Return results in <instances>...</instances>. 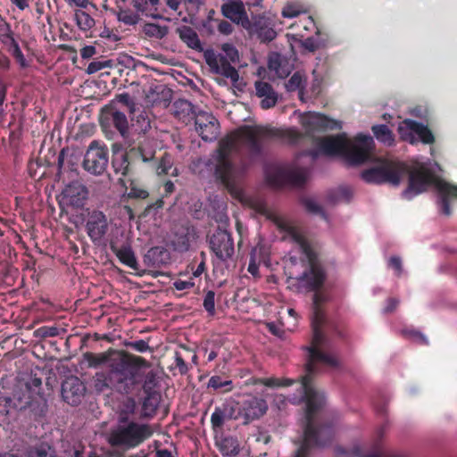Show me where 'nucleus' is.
Here are the masks:
<instances>
[{
	"mask_svg": "<svg viewBox=\"0 0 457 457\" xmlns=\"http://www.w3.org/2000/svg\"><path fill=\"white\" fill-rule=\"evenodd\" d=\"M301 124L304 132L294 128H245L244 131L251 151L255 154L261 153L260 139L262 137H277L293 145L310 142L311 147L303 151V154L312 159L320 155H337L345 158L351 165H360L370 160L372 156L375 144L373 137L369 135L359 134L353 142H350L345 133L328 137L315 136L316 133L340 129L342 127L338 120L322 113L308 112L303 115Z\"/></svg>",
	"mask_w": 457,
	"mask_h": 457,
	"instance_id": "1",
	"label": "nucleus"
},
{
	"mask_svg": "<svg viewBox=\"0 0 457 457\" xmlns=\"http://www.w3.org/2000/svg\"><path fill=\"white\" fill-rule=\"evenodd\" d=\"M328 301L325 293L315 291L312 299V340L305 349L308 352V360L305 364V375L301 378L303 399L306 403L305 426L303 439L300 447L296 450L294 457H309L312 446H325L331 443L334 436V428L330 423L315 426L314 417L317 411L324 404V395L317 391L312 381L318 372V364L336 368L338 361L334 356L323 352L326 348V337L321 328L326 320L325 312L322 304Z\"/></svg>",
	"mask_w": 457,
	"mask_h": 457,
	"instance_id": "2",
	"label": "nucleus"
},
{
	"mask_svg": "<svg viewBox=\"0 0 457 457\" xmlns=\"http://www.w3.org/2000/svg\"><path fill=\"white\" fill-rule=\"evenodd\" d=\"M140 132L133 133L126 141L123 151H113L112 156V168L115 174L129 177L137 172L143 165L148 166L154 161L156 154V141L147 135L151 128V121L147 117L140 114L137 122H141Z\"/></svg>",
	"mask_w": 457,
	"mask_h": 457,
	"instance_id": "3",
	"label": "nucleus"
},
{
	"mask_svg": "<svg viewBox=\"0 0 457 457\" xmlns=\"http://www.w3.org/2000/svg\"><path fill=\"white\" fill-rule=\"evenodd\" d=\"M145 363L144 357L121 350L110 358L108 370L96 372L93 377V386L98 393L112 390L124 395L130 391L135 382V369Z\"/></svg>",
	"mask_w": 457,
	"mask_h": 457,
	"instance_id": "4",
	"label": "nucleus"
},
{
	"mask_svg": "<svg viewBox=\"0 0 457 457\" xmlns=\"http://www.w3.org/2000/svg\"><path fill=\"white\" fill-rule=\"evenodd\" d=\"M245 128H251V126H243L238 130L232 132L226 137H222L218 144V148L215 152V169L214 176L218 181H220L227 189L233 190L236 187V180L234 177V166L230 160V154L237 145L238 139L246 145L250 158L254 160L259 158L262 154V141L270 139V137H262L260 139L261 153L255 154L252 153L250 144L245 138ZM264 128L263 126H253L252 129ZM265 128H270L266 126Z\"/></svg>",
	"mask_w": 457,
	"mask_h": 457,
	"instance_id": "5",
	"label": "nucleus"
},
{
	"mask_svg": "<svg viewBox=\"0 0 457 457\" xmlns=\"http://www.w3.org/2000/svg\"><path fill=\"white\" fill-rule=\"evenodd\" d=\"M409 173L408 187L403 192V197L411 200L428 190V187L434 185L439 193L438 204L441 212L446 216L452 214L450 207V197L457 198V186L452 185L441 179L436 178L432 171L421 166L406 172Z\"/></svg>",
	"mask_w": 457,
	"mask_h": 457,
	"instance_id": "6",
	"label": "nucleus"
},
{
	"mask_svg": "<svg viewBox=\"0 0 457 457\" xmlns=\"http://www.w3.org/2000/svg\"><path fill=\"white\" fill-rule=\"evenodd\" d=\"M145 363L137 364L133 374H135V382L133 388L125 393L124 395H138L144 391L145 396L142 403V411L144 417H153L158 409L161 395L155 390L158 386L157 373L151 369V363L144 358Z\"/></svg>",
	"mask_w": 457,
	"mask_h": 457,
	"instance_id": "7",
	"label": "nucleus"
},
{
	"mask_svg": "<svg viewBox=\"0 0 457 457\" xmlns=\"http://www.w3.org/2000/svg\"><path fill=\"white\" fill-rule=\"evenodd\" d=\"M294 241L299 245L301 253L309 263V270H305L298 278L307 291H317L324 284L326 274L318 262V256L308 240L300 233L292 231Z\"/></svg>",
	"mask_w": 457,
	"mask_h": 457,
	"instance_id": "8",
	"label": "nucleus"
},
{
	"mask_svg": "<svg viewBox=\"0 0 457 457\" xmlns=\"http://www.w3.org/2000/svg\"><path fill=\"white\" fill-rule=\"evenodd\" d=\"M150 425L130 420L126 425H118L112 429L108 437V443L112 447L129 450L139 446L153 436Z\"/></svg>",
	"mask_w": 457,
	"mask_h": 457,
	"instance_id": "9",
	"label": "nucleus"
},
{
	"mask_svg": "<svg viewBox=\"0 0 457 457\" xmlns=\"http://www.w3.org/2000/svg\"><path fill=\"white\" fill-rule=\"evenodd\" d=\"M407 171L408 166L403 162L380 159L375 166L364 170L361 177L365 182L370 184L398 186Z\"/></svg>",
	"mask_w": 457,
	"mask_h": 457,
	"instance_id": "10",
	"label": "nucleus"
},
{
	"mask_svg": "<svg viewBox=\"0 0 457 457\" xmlns=\"http://www.w3.org/2000/svg\"><path fill=\"white\" fill-rule=\"evenodd\" d=\"M267 182L275 187L284 186L303 187L307 179L303 169H286L279 166L267 167L265 170Z\"/></svg>",
	"mask_w": 457,
	"mask_h": 457,
	"instance_id": "11",
	"label": "nucleus"
},
{
	"mask_svg": "<svg viewBox=\"0 0 457 457\" xmlns=\"http://www.w3.org/2000/svg\"><path fill=\"white\" fill-rule=\"evenodd\" d=\"M211 251L222 262L230 260L235 253L234 239L230 232L218 228L208 237Z\"/></svg>",
	"mask_w": 457,
	"mask_h": 457,
	"instance_id": "12",
	"label": "nucleus"
},
{
	"mask_svg": "<svg viewBox=\"0 0 457 457\" xmlns=\"http://www.w3.org/2000/svg\"><path fill=\"white\" fill-rule=\"evenodd\" d=\"M109 151L105 145L97 141H92L85 154L83 168L93 175L102 174L108 164Z\"/></svg>",
	"mask_w": 457,
	"mask_h": 457,
	"instance_id": "13",
	"label": "nucleus"
},
{
	"mask_svg": "<svg viewBox=\"0 0 457 457\" xmlns=\"http://www.w3.org/2000/svg\"><path fill=\"white\" fill-rule=\"evenodd\" d=\"M401 138L411 144L416 143L414 135H417L423 144L430 145L435 142L432 131L421 122L406 119L398 127Z\"/></svg>",
	"mask_w": 457,
	"mask_h": 457,
	"instance_id": "14",
	"label": "nucleus"
},
{
	"mask_svg": "<svg viewBox=\"0 0 457 457\" xmlns=\"http://www.w3.org/2000/svg\"><path fill=\"white\" fill-rule=\"evenodd\" d=\"M86 230L91 241L100 243L109 228V221L106 215L99 210H87Z\"/></svg>",
	"mask_w": 457,
	"mask_h": 457,
	"instance_id": "15",
	"label": "nucleus"
},
{
	"mask_svg": "<svg viewBox=\"0 0 457 457\" xmlns=\"http://www.w3.org/2000/svg\"><path fill=\"white\" fill-rule=\"evenodd\" d=\"M267 410L268 404L264 399L250 396L239 404L237 414L234 419H243V423L248 424L254 420L260 419L266 413Z\"/></svg>",
	"mask_w": 457,
	"mask_h": 457,
	"instance_id": "16",
	"label": "nucleus"
},
{
	"mask_svg": "<svg viewBox=\"0 0 457 457\" xmlns=\"http://www.w3.org/2000/svg\"><path fill=\"white\" fill-rule=\"evenodd\" d=\"M99 121L103 130L105 131L113 127L122 137H125L129 129V122L125 113L118 111L112 105L103 107Z\"/></svg>",
	"mask_w": 457,
	"mask_h": 457,
	"instance_id": "17",
	"label": "nucleus"
},
{
	"mask_svg": "<svg viewBox=\"0 0 457 457\" xmlns=\"http://www.w3.org/2000/svg\"><path fill=\"white\" fill-rule=\"evenodd\" d=\"M195 129L205 142H212L218 137L220 123L210 112H199L195 120Z\"/></svg>",
	"mask_w": 457,
	"mask_h": 457,
	"instance_id": "18",
	"label": "nucleus"
},
{
	"mask_svg": "<svg viewBox=\"0 0 457 457\" xmlns=\"http://www.w3.org/2000/svg\"><path fill=\"white\" fill-rule=\"evenodd\" d=\"M196 238L197 233L195 227L187 222L175 226L171 245L175 251L185 253L189 250L191 243Z\"/></svg>",
	"mask_w": 457,
	"mask_h": 457,
	"instance_id": "19",
	"label": "nucleus"
},
{
	"mask_svg": "<svg viewBox=\"0 0 457 457\" xmlns=\"http://www.w3.org/2000/svg\"><path fill=\"white\" fill-rule=\"evenodd\" d=\"M85 393L86 386L78 377H68L62 384V397L70 405H79Z\"/></svg>",
	"mask_w": 457,
	"mask_h": 457,
	"instance_id": "20",
	"label": "nucleus"
},
{
	"mask_svg": "<svg viewBox=\"0 0 457 457\" xmlns=\"http://www.w3.org/2000/svg\"><path fill=\"white\" fill-rule=\"evenodd\" d=\"M205 61L214 73L230 79L233 82H237L238 80V71L230 64L231 62H229L223 54L208 53L205 54Z\"/></svg>",
	"mask_w": 457,
	"mask_h": 457,
	"instance_id": "21",
	"label": "nucleus"
},
{
	"mask_svg": "<svg viewBox=\"0 0 457 457\" xmlns=\"http://www.w3.org/2000/svg\"><path fill=\"white\" fill-rule=\"evenodd\" d=\"M62 195L67 204L74 208H79L84 205L88 195V191L84 185L72 183L66 187Z\"/></svg>",
	"mask_w": 457,
	"mask_h": 457,
	"instance_id": "22",
	"label": "nucleus"
},
{
	"mask_svg": "<svg viewBox=\"0 0 457 457\" xmlns=\"http://www.w3.org/2000/svg\"><path fill=\"white\" fill-rule=\"evenodd\" d=\"M143 261L149 268H162L170 262V253L164 246H154L146 252Z\"/></svg>",
	"mask_w": 457,
	"mask_h": 457,
	"instance_id": "23",
	"label": "nucleus"
},
{
	"mask_svg": "<svg viewBox=\"0 0 457 457\" xmlns=\"http://www.w3.org/2000/svg\"><path fill=\"white\" fill-rule=\"evenodd\" d=\"M221 12L224 17L235 23L247 20L245 5L241 0H227L221 5Z\"/></svg>",
	"mask_w": 457,
	"mask_h": 457,
	"instance_id": "24",
	"label": "nucleus"
},
{
	"mask_svg": "<svg viewBox=\"0 0 457 457\" xmlns=\"http://www.w3.org/2000/svg\"><path fill=\"white\" fill-rule=\"evenodd\" d=\"M256 96L262 98L261 106L262 109H270L276 105L278 102V94L273 89L272 86L264 81L255 82Z\"/></svg>",
	"mask_w": 457,
	"mask_h": 457,
	"instance_id": "25",
	"label": "nucleus"
},
{
	"mask_svg": "<svg viewBox=\"0 0 457 457\" xmlns=\"http://www.w3.org/2000/svg\"><path fill=\"white\" fill-rule=\"evenodd\" d=\"M111 249L122 264L129 267L134 270H139V265L131 246L122 245L119 248L112 245Z\"/></svg>",
	"mask_w": 457,
	"mask_h": 457,
	"instance_id": "26",
	"label": "nucleus"
},
{
	"mask_svg": "<svg viewBox=\"0 0 457 457\" xmlns=\"http://www.w3.org/2000/svg\"><path fill=\"white\" fill-rule=\"evenodd\" d=\"M148 166L151 167L158 176L168 175L173 167V157L170 154L164 153L159 160H156L154 157V161L149 163Z\"/></svg>",
	"mask_w": 457,
	"mask_h": 457,
	"instance_id": "27",
	"label": "nucleus"
},
{
	"mask_svg": "<svg viewBox=\"0 0 457 457\" xmlns=\"http://www.w3.org/2000/svg\"><path fill=\"white\" fill-rule=\"evenodd\" d=\"M119 183L129 190L128 196L133 199H145L148 197L149 193L146 189L142 187L137 181L129 179V185H126V181L123 178L119 179Z\"/></svg>",
	"mask_w": 457,
	"mask_h": 457,
	"instance_id": "28",
	"label": "nucleus"
},
{
	"mask_svg": "<svg viewBox=\"0 0 457 457\" xmlns=\"http://www.w3.org/2000/svg\"><path fill=\"white\" fill-rule=\"evenodd\" d=\"M179 37L188 47L195 50L201 49L198 35L192 28L185 26L179 29Z\"/></svg>",
	"mask_w": 457,
	"mask_h": 457,
	"instance_id": "29",
	"label": "nucleus"
},
{
	"mask_svg": "<svg viewBox=\"0 0 457 457\" xmlns=\"http://www.w3.org/2000/svg\"><path fill=\"white\" fill-rule=\"evenodd\" d=\"M219 448L224 456H236L239 453V443L236 437L225 436L219 443Z\"/></svg>",
	"mask_w": 457,
	"mask_h": 457,
	"instance_id": "30",
	"label": "nucleus"
},
{
	"mask_svg": "<svg viewBox=\"0 0 457 457\" xmlns=\"http://www.w3.org/2000/svg\"><path fill=\"white\" fill-rule=\"evenodd\" d=\"M374 137L381 143L386 145H392L395 142L393 132L389 129L387 125L380 124L374 125L371 128Z\"/></svg>",
	"mask_w": 457,
	"mask_h": 457,
	"instance_id": "31",
	"label": "nucleus"
},
{
	"mask_svg": "<svg viewBox=\"0 0 457 457\" xmlns=\"http://www.w3.org/2000/svg\"><path fill=\"white\" fill-rule=\"evenodd\" d=\"M208 388L222 393H228L233 389V382L230 379L223 378L220 376H212L207 384Z\"/></svg>",
	"mask_w": 457,
	"mask_h": 457,
	"instance_id": "32",
	"label": "nucleus"
},
{
	"mask_svg": "<svg viewBox=\"0 0 457 457\" xmlns=\"http://www.w3.org/2000/svg\"><path fill=\"white\" fill-rule=\"evenodd\" d=\"M3 45L6 46L7 51L13 56L21 68L28 67L26 58L14 37L8 40L7 44Z\"/></svg>",
	"mask_w": 457,
	"mask_h": 457,
	"instance_id": "33",
	"label": "nucleus"
},
{
	"mask_svg": "<svg viewBox=\"0 0 457 457\" xmlns=\"http://www.w3.org/2000/svg\"><path fill=\"white\" fill-rule=\"evenodd\" d=\"M305 12L306 7L298 1L288 2L282 9V16L285 18H295Z\"/></svg>",
	"mask_w": 457,
	"mask_h": 457,
	"instance_id": "34",
	"label": "nucleus"
},
{
	"mask_svg": "<svg viewBox=\"0 0 457 457\" xmlns=\"http://www.w3.org/2000/svg\"><path fill=\"white\" fill-rule=\"evenodd\" d=\"M74 16L78 27L83 31L91 29L96 24L91 15L83 10H76Z\"/></svg>",
	"mask_w": 457,
	"mask_h": 457,
	"instance_id": "35",
	"label": "nucleus"
},
{
	"mask_svg": "<svg viewBox=\"0 0 457 457\" xmlns=\"http://www.w3.org/2000/svg\"><path fill=\"white\" fill-rule=\"evenodd\" d=\"M113 13H115L117 20L125 25L134 26L140 21L139 15L130 9H120L119 11H113Z\"/></svg>",
	"mask_w": 457,
	"mask_h": 457,
	"instance_id": "36",
	"label": "nucleus"
},
{
	"mask_svg": "<svg viewBox=\"0 0 457 457\" xmlns=\"http://www.w3.org/2000/svg\"><path fill=\"white\" fill-rule=\"evenodd\" d=\"M298 36L302 37L301 46L307 51L314 53L324 46V41L320 39V35L304 37L303 33H299Z\"/></svg>",
	"mask_w": 457,
	"mask_h": 457,
	"instance_id": "37",
	"label": "nucleus"
},
{
	"mask_svg": "<svg viewBox=\"0 0 457 457\" xmlns=\"http://www.w3.org/2000/svg\"><path fill=\"white\" fill-rule=\"evenodd\" d=\"M295 383L290 378H261L254 381V385H263L268 387H280V386H290Z\"/></svg>",
	"mask_w": 457,
	"mask_h": 457,
	"instance_id": "38",
	"label": "nucleus"
},
{
	"mask_svg": "<svg viewBox=\"0 0 457 457\" xmlns=\"http://www.w3.org/2000/svg\"><path fill=\"white\" fill-rule=\"evenodd\" d=\"M353 196V191L348 187H340L337 192L329 195L331 202H345L349 203Z\"/></svg>",
	"mask_w": 457,
	"mask_h": 457,
	"instance_id": "39",
	"label": "nucleus"
},
{
	"mask_svg": "<svg viewBox=\"0 0 457 457\" xmlns=\"http://www.w3.org/2000/svg\"><path fill=\"white\" fill-rule=\"evenodd\" d=\"M254 27L258 37L262 42H270L273 40L277 36L276 31L269 26H260L259 24L255 23Z\"/></svg>",
	"mask_w": 457,
	"mask_h": 457,
	"instance_id": "40",
	"label": "nucleus"
},
{
	"mask_svg": "<svg viewBox=\"0 0 457 457\" xmlns=\"http://www.w3.org/2000/svg\"><path fill=\"white\" fill-rule=\"evenodd\" d=\"M159 0H132L134 8L142 13L151 12L153 9L156 10Z\"/></svg>",
	"mask_w": 457,
	"mask_h": 457,
	"instance_id": "41",
	"label": "nucleus"
},
{
	"mask_svg": "<svg viewBox=\"0 0 457 457\" xmlns=\"http://www.w3.org/2000/svg\"><path fill=\"white\" fill-rule=\"evenodd\" d=\"M144 32L148 37H154L156 38H162L167 34V28L154 23H147L144 27Z\"/></svg>",
	"mask_w": 457,
	"mask_h": 457,
	"instance_id": "42",
	"label": "nucleus"
},
{
	"mask_svg": "<svg viewBox=\"0 0 457 457\" xmlns=\"http://www.w3.org/2000/svg\"><path fill=\"white\" fill-rule=\"evenodd\" d=\"M14 37L11 25L6 20L0 15V42L7 44V41Z\"/></svg>",
	"mask_w": 457,
	"mask_h": 457,
	"instance_id": "43",
	"label": "nucleus"
},
{
	"mask_svg": "<svg viewBox=\"0 0 457 457\" xmlns=\"http://www.w3.org/2000/svg\"><path fill=\"white\" fill-rule=\"evenodd\" d=\"M84 358L91 367H97L110 361L104 353H94L90 352L84 353Z\"/></svg>",
	"mask_w": 457,
	"mask_h": 457,
	"instance_id": "44",
	"label": "nucleus"
},
{
	"mask_svg": "<svg viewBox=\"0 0 457 457\" xmlns=\"http://www.w3.org/2000/svg\"><path fill=\"white\" fill-rule=\"evenodd\" d=\"M303 204L306 211L312 214H318L322 216L324 219L326 218V213L323 211L322 207L318 204L315 201L310 198L303 199Z\"/></svg>",
	"mask_w": 457,
	"mask_h": 457,
	"instance_id": "45",
	"label": "nucleus"
},
{
	"mask_svg": "<svg viewBox=\"0 0 457 457\" xmlns=\"http://www.w3.org/2000/svg\"><path fill=\"white\" fill-rule=\"evenodd\" d=\"M135 407H136L135 400L133 398H129L127 404H126L127 411H120V413L119 415V422H120L119 425H126L129 422V414L134 413Z\"/></svg>",
	"mask_w": 457,
	"mask_h": 457,
	"instance_id": "46",
	"label": "nucleus"
},
{
	"mask_svg": "<svg viewBox=\"0 0 457 457\" xmlns=\"http://www.w3.org/2000/svg\"><path fill=\"white\" fill-rule=\"evenodd\" d=\"M204 310L209 315L213 316L215 314V293L212 290H209L204 299L203 303Z\"/></svg>",
	"mask_w": 457,
	"mask_h": 457,
	"instance_id": "47",
	"label": "nucleus"
},
{
	"mask_svg": "<svg viewBox=\"0 0 457 457\" xmlns=\"http://www.w3.org/2000/svg\"><path fill=\"white\" fill-rule=\"evenodd\" d=\"M303 83V76L299 72H295L287 81L286 88L289 92L295 91L302 87Z\"/></svg>",
	"mask_w": 457,
	"mask_h": 457,
	"instance_id": "48",
	"label": "nucleus"
},
{
	"mask_svg": "<svg viewBox=\"0 0 457 457\" xmlns=\"http://www.w3.org/2000/svg\"><path fill=\"white\" fill-rule=\"evenodd\" d=\"M296 27L303 28V30H315V35L319 36L320 35V31L316 26V23L312 16H307L303 18V20H300L299 22L296 24Z\"/></svg>",
	"mask_w": 457,
	"mask_h": 457,
	"instance_id": "49",
	"label": "nucleus"
},
{
	"mask_svg": "<svg viewBox=\"0 0 457 457\" xmlns=\"http://www.w3.org/2000/svg\"><path fill=\"white\" fill-rule=\"evenodd\" d=\"M62 329L55 326H43L37 329L36 334L41 337H54L60 334Z\"/></svg>",
	"mask_w": 457,
	"mask_h": 457,
	"instance_id": "50",
	"label": "nucleus"
},
{
	"mask_svg": "<svg viewBox=\"0 0 457 457\" xmlns=\"http://www.w3.org/2000/svg\"><path fill=\"white\" fill-rule=\"evenodd\" d=\"M51 446L47 444H40L29 451V457H52L49 454Z\"/></svg>",
	"mask_w": 457,
	"mask_h": 457,
	"instance_id": "51",
	"label": "nucleus"
},
{
	"mask_svg": "<svg viewBox=\"0 0 457 457\" xmlns=\"http://www.w3.org/2000/svg\"><path fill=\"white\" fill-rule=\"evenodd\" d=\"M361 455V448L358 445L353 446L351 451H346L341 446H337L335 449V457H353Z\"/></svg>",
	"mask_w": 457,
	"mask_h": 457,
	"instance_id": "52",
	"label": "nucleus"
},
{
	"mask_svg": "<svg viewBox=\"0 0 457 457\" xmlns=\"http://www.w3.org/2000/svg\"><path fill=\"white\" fill-rule=\"evenodd\" d=\"M225 412L220 407H216L211 416V423L213 428H221L224 424Z\"/></svg>",
	"mask_w": 457,
	"mask_h": 457,
	"instance_id": "53",
	"label": "nucleus"
},
{
	"mask_svg": "<svg viewBox=\"0 0 457 457\" xmlns=\"http://www.w3.org/2000/svg\"><path fill=\"white\" fill-rule=\"evenodd\" d=\"M111 66V61H93L87 65V73L94 74L104 68Z\"/></svg>",
	"mask_w": 457,
	"mask_h": 457,
	"instance_id": "54",
	"label": "nucleus"
},
{
	"mask_svg": "<svg viewBox=\"0 0 457 457\" xmlns=\"http://www.w3.org/2000/svg\"><path fill=\"white\" fill-rule=\"evenodd\" d=\"M222 50L225 52V55L227 59L231 62H236L239 60L238 51L235 46L230 44H224L222 46Z\"/></svg>",
	"mask_w": 457,
	"mask_h": 457,
	"instance_id": "55",
	"label": "nucleus"
},
{
	"mask_svg": "<svg viewBox=\"0 0 457 457\" xmlns=\"http://www.w3.org/2000/svg\"><path fill=\"white\" fill-rule=\"evenodd\" d=\"M175 365L179 369L181 375H186L188 371V366L185 361V358L180 352L176 351L174 353Z\"/></svg>",
	"mask_w": 457,
	"mask_h": 457,
	"instance_id": "56",
	"label": "nucleus"
},
{
	"mask_svg": "<svg viewBox=\"0 0 457 457\" xmlns=\"http://www.w3.org/2000/svg\"><path fill=\"white\" fill-rule=\"evenodd\" d=\"M280 65H281V60H280L279 54H274L270 56L269 62H268L269 69L271 71H275L278 76L282 77L283 74L279 71Z\"/></svg>",
	"mask_w": 457,
	"mask_h": 457,
	"instance_id": "57",
	"label": "nucleus"
},
{
	"mask_svg": "<svg viewBox=\"0 0 457 457\" xmlns=\"http://www.w3.org/2000/svg\"><path fill=\"white\" fill-rule=\"evenodd\" d=\"M26 386L29 391H32L37 395H40V391L42 389V379L37 377H32Z\"/></svg>",
	"mask_w": 457,
	"mask_h": 457,
	"instance_id": "58",
	"label": "nucleus"
},
{
	"mask_svg": "<svg viewBox=\"0 0 457 457\" xmlns=\"http://www.w3.org/2000/svg\"><path fill=\"white\" fill-rule=\"evenodd\" d=\"M388 267L395 270V275L400 277L403 273L402 260L398 256H392L388 261Z\"/></svg>",
	"mask_w": 457,
	"mask_h": 457,
	"instance_id": "59",
	"label": "nucleus"
},
{
	"mask_svg": "<svg viewBox=\"0 0 457 457\" xmlns=\"http://www.w3.org/2000/svg\"><path fill=\"white\" fill-rule=\"evenodd\" d=\"M129 346L139 353H145L149 349L148 343L143 339L130 342Z\"/></svg>",
	"mask_w": 457,
	"mask_h": 457,
	"instance_id": "60",
	"label": "nucleus"
},
{
	"mask_svg": "<svg viewBox=\"0 0 457 457\" xmlns=\"http://www.w3.org/2000/svg\"><path fill=\"white\" fill-rule=\"evenodd\" d=\"M195 286V283L191 280H181L177 279L173 282V287L179 291L190 289Z\"/></svg>",
	"mask_w": 457,
	"mask_h": 457,
	"instance_id": "61",
	"label": "nucleus"
},
{
	"mask_svg": "<svg viewBox=\"0 0 457 457\" xmlns=\"http://www.w3.org/2000/svg\"><path fill=\"white\" fill-rule=\"evenodd\" d=\"M11 67V60L9 56L0 50V70L3 72H6L10 70Z\"/></svg>",
	"mask_w": 457,
	"mask_h": 457,
	"instance_id": "62",
	"label": "nucleus"
},
{
	"mask_svg": "<svg viewBox=\"0 0 457 457\" xmlns=\"http://www.w3.org/2000/svg\"><path fill=\"white\" fill-rule=\"evenodd\" d=\"M218 30L223 35H229L233 31V26L227 21H221L218 25Z\"/></svg>",
	"mask_w": 457,
	"mask_h": 457,
	"instance_id": "63",
	"label": "nucleus"
},
{
	"mask_svg": "<svg viewBox=\"0 0 457 457\" xmlns=\"http://www.w3.org/2000/svg\"><path fill=\"white\" fill-rule=\"evenodd\" d=\"M10 399L0 395V417L5 416L9 412Z\"/></svg>",
	"mask_w": 457,
	"mask_h": 457,
	"instance_id": "64",
	"label": "nucleus"
}]
</instances>
